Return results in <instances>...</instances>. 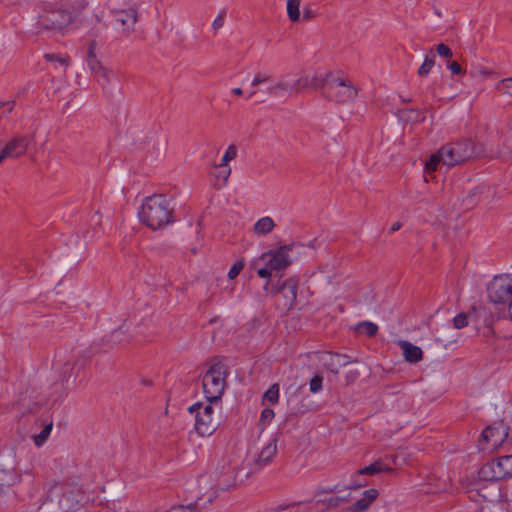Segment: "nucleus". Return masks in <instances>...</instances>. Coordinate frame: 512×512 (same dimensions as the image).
<instances>
[{"mask_svg":"<svg viewBox=\"0 0 512 512\" xmlns=\"http://www.w3.org/2000/svg\"><path fill=\"white\" fill-rule=\"evenodd\" d=\"M484 155V147L481 144H474L468 139L448 143L430 156L425 164V172L434 173L439 163L452 167L471 159L481 158Z\"/></svg>","mask_w":512,"mask_h":512,"instance_id":"1","label":"nucleus"},{"mask_svg":"<svg viewBox=\"0 0 512 512\" xmlns=\"http://www.w3.org/2000/svg\"><path fill=\"white\" fill-rule=\"evenodd\" d=\"M173 209L163 195L147 197L139 213L140 220L153 230L164 228L172 222Z\"/></svg>","mask_w":512,"mask_h":512,"instance_id":"2","label":"nucleus"},{"mask_svg":"<svg viewBox=\"0 0 512 512\" xmlns=\"http://www.w3.org/2000/svg\"><path fill=\"white\" fill-rule=\"evenodd\" d=\"M229 375L228 366L219 359L211 360L202 375V388L206 399L212 403L218 401L225 391Z\"/></svg>","mask_w":512,"mask_h":512,"instance_id":"3","label":"nucleus"},{"mask_svg":"<svg viewBox=\"0 0 512 512\" xmlns=\"http://www.w3.org/2000/svg\"><path fill=\"white\" fill-rule=\"evenodd\" d=\"M310 76L307 74L287 73L279 77L267 93L271 96L297 95L309 86Z\"/></svg>","mask_w":512,"mask_h":512,"instance_id":"4","label":"nucleus"},{"mask_svg":"<svg viewBox=\"0 0 512 512\" xmlns=\"http://www.w3.org/2000/svg\"><path fill=\"white\" fill-rule=\"evenodd\" d=\"M188 411L195 414V429L200 436H210L216 431L219 419L214 415L211 403H196Z\"/></svg>","mask_w":512,"mask_h":512,"instance_id":"5","label":"nucleus"},{"mask_svg":"<svg viewBox=\"0 0 512 512\" xmlns=\"http://www.w3.org/2000/svg\"><path fill=\"white\" fill-rule=\"evenodd\" d=\"M512 476V455L499 457L484 464L478 471L483 481H499Z\"/></svg>","mask_w":512,"mask_h":512,"instance_id":"6","label":"nucleus"},{"mask_svg":"<svg viewBox=\"0 0 512 512\" xmlns=\"http://www.w3.org/2000/svg\"><path fill=\"white\" fill-rule=\"evenodd\" d=\"M357 89L348 81L333 76L327 86L325 98L336 103H349L355 100Z\"/></svg>","mask_w":512,"mask_h":512,"instance_id":"7","label":"nucleus"},{"mask_svg":"<svg viewBox=\"0 0 512 512\" xmlns=\"http://www.w3.org/2000/svg\"><path fill=\"white\" fill-rule=\"evenodd\" d=\"M110 13L116 23L121 26V34L129 37L135 32V26L138 21V7L124 8L121 5L112 6Z\"/></svg>","mask_w":512,"mask_h":512,"instance_id":"8","label":"nucleus"},{"mask_svg":"<svg viewBox=\"0 0 512 512\" xmlns=\"http://www.w3.org/2000/svg\"><path fill=\"white\" fill-rule=\"evenodd\" d=\"M72 22L70 12L65 9H54L46 11L39 17V28L47 31H61Z\"/></svg>","mask_w":512,"mask_h":512,"instance_id":"9","label":"nucleus"},{"mask_svg":"<svg viewBox=\"0 0 512 512\" xmlns=\"http://www.w3.org/2000/svg\"><path fill=\"white\" fill-rule=\"evenodd\" d=\"M487 292L489 299L495 304L512 300V277L508 275L494 277Z\"/></svg>","mask_w":512,"mask_h":512,"instance_id":"10","label":"nucleus"},{"mask_svg":"<svg viewBox=\"0 0 512 512\" xmlns=\"http://www.w3.org/2000/svg\"><path fill=\"white\" fill-rule=\"evenodd\" d=\"M288 251L289 247L283 246L276 250L263 253L261 257L254 262V265L259 266L260 264H266L268 269L272 272L284 269L291 263Z\"/></svg>","mask_w":512,"mask_h":512,"instance_id":"11","label":"nucleus"},{"mask_svg":"<svg viewBox=\"0 0 512 512\" xmlns=\"http://www.w3.org/2000/svg\"><path fill=\"white\" fill-rule=\"evenodd\" d=\"M508 428L502 422L487 427L481 435L480 449H486L485 444H490L492 449H497L507 438Z\"/></svg>","mask_w":512,"mask_h":512,"instance_id":"12","label":"nucleus"},{"mask_svg":"<svg viewBox=\"0 0 512 512\" xmlns=\"http://www.w3.org/2000/svg\"><path fill=\"white\" fill-rule=\"evenodd\" d=\"M30 144L28 136L17 135L7 141L0 149V164L6 158H18L25 154Z\"/></svg>","mask_w":512,"mask_h":512,"instance_id":"13","label":"nucleus"},{"mask_svg":"<svg viewBox=\"0 0 512 512\" xmlns=\"http://www.w3.org/2000/svg\"><path fill=\"white\" fill-rule=\"evenodd\" d=\"M90 72L97 78V82L103 87H107L113 80L114 72L112 69L104 66L99 59L87 60Z\"/></svg>","mask_w":512,"mask_h":512,"instance_id":"14","label":"nucleus"},{"mask_svg":"<svg viewBox=\"0 0 512 512\" xmlns=\"http://www.w3.org/2000/svg\"><path fill=\"white\" fill-rule=\"evenodd\" d=\"M297 286V281L292 278L281 284L278 293L283 299L281 305L284 310H290L293 307L297 296Z\"/></svg>","mask_w":512,"mask_h":512,"instance_id":"15","label":"nucleus"},{"mask_svg":"<svg viewBox=\"0 0 512 512\" xmlns=\"http://www.w3.org/2000/svg\"><path fill=\"white\" fill-rule=\"evenodd\" d=\"M401 348L404 359L409 363H417L422 360L423 352L422 349L407 340H399L397 342Z\"/></svg>","mask_w":512,"mask_h":512,"instance_id":"16","label":"nucleus"},{"mask_svg":"<svg viewBox=\"0 0 512 512\" xmlns=\"http://www.w3.org/2000/svg\"><path fill=\"white\" fill-rule=\"evenodd\" d=\"M277 452L276 439H270L269 442L261 449L255 464L260 469L269 464Z\"/></svg>","mask_w":512,"mask_h":512,"instance_id":"17","label":"nucleus"},{"mask_svg":"<svg viewBox=\"0 0 512 512\" xmlns=\"http://www.w3.org/2000/svg\"><path fill=\"white\" fill-rule=\"evenodd\" d=\"M324 367L334 374H338L339 369L349 363L346 355L327 353L323 357Z\"/></svg>","mask_w":512,"mask_h":512,"instance_id":"18","label":"nucleus"},{"mask_svg":"<svg viewBox=\"0 0 512 512\" xmlns=\"http://www.w3.org/2000/svg\"><path fill=\"white\" fill-rule=\"evenodd\" d=\"M276 224L270 216H264L258 219L253 225V232L258 236H264L274 230Z\"/></svg>","mask_w":512,"mask_h":512,"instance_id":"19","label":"nucleus"},{"mask_svg":"<svg viewBox=\"0 0 512 512\" xmlns=\"http://www.w3.org/2000/svg\"><path fill=\"white\" fill-rule=\"evenodd\" d=\"M44 59L48 62L54 63L56 68H61L65 71L70 64V57L62 54L47 53Z\"/></svg>","mask_w":512,"mask_h":512,"instance_id":"20","label":"nucleus"},{"mask_svg":"<svg viewBox=\"0 0 512 512\" xmlns=\"http://www.w3.org/2000/svg\"><path fill=\"white\" fill-rule=\"evenodd\" d=\"M301 0H288L286 5L287 15L291 22L296 23L301 20L300 14Z\"/></svg>","mask_w":512,"mask_h":512,"instance_id":"21","label":"nucleus"},{"mask_svg":"<svg viewBox=\"0 0 512 512\" xmlns=\"http://www.w3.org/2000/svg\"><path fill=\"white\" fill-rule=\"evenodd\" d=\"M333 78V74L331 72L326 73L324 76L322 75H314L313 77H310V83L309 86H312L314 88H323V95L325 96V93L327 92V86L329 81H331Z\"/></svg>","mask_w":512,"mask_h":512,"instance_id":"22","label":"nucleus"},{"mask_svg":"<svg viewBox=\"0 0 512 512\" xmlns=\"http://www.w3.org/2000/svg\"><path fill=\"white\" fill-rule=\"evenodd\" d=\"M391 470H392L391 468L384 466L379 461H376L367 467L359 469L357 471V474L358 475H375L380 472H386V471H391Z\"/></svg>","mask_w":512,"mask_h":512,"instance_id":"23","label":"nucleus"},{"mask_svg":"<svg viewBox=\"0 0 512 512\" xmlns=\"http://www.w3.org/2000/svg\"><path fill=\"white\" fill-rule=\"evenodd\" d=\"M52 431V423L47 424L42 431L34 436V443L37 447L43 445V443L48 439L50 433Z\"/></svg>","mask_w":512,"mask_h":512,"instance_id":"24","label":"nucleus"},{"mask_svg":"<svg viewBox=\"0 0 512 512\" xmlns=\"http://www.w3.org/2000/svg\"><path fill=\"white\" fill-rule=\"evenodd\" d=\"M279 399V386L278 384H273L265 393L263 396V400L274 404Z\"/></svg>","mask_w":512,"mask_h":512,"instance_id":"25","label":"nucleus"},{"mask_svg":"<svg viewBox=\"0 0 512 512\" xmlns=\"http://www.w3.org/2000/svg\"><path fill=\"white\" fill-rule=\"evenodd\" d=\"M237 156V149L234 145H230L224 153L221 163L218 167H226L228 163Z\"/></svg>","mask_w":512,"mask_h":512,"instance_id":"26","label":"nucleus"},{"mask_svg":"<svg viewBox=\"0 0 512 512\" xmlns=\"http://www.w3.org/2000/svg\"><path fill=\"white\" fill-rule=\"evenodd\" d=\"M497 89L500 92L512 97V77L499 81L497 84Z\"/></svg>","mask_w":512,"mask_h":512,"instance_id":"27","label":"nucleus"},{"mask_svg":"<svg viewBox=\"0 0 512 512\" xmlns=\"http://www.w3.org/2000/svg\"><path fill=\"white\" fill-rule=\"evenodd\" d=\"M323 376L321 374L315 375L309 382V390L311 393L316 394L322 390Z\"/></svg>","mask_w":512,"mask_h":512,"instance_id":"28","label":"nucleus"},{"mask_svg":"<svg viewBox=\"0 0 512 512\" xmlns=\"http://www.w3.org/2000/svg\"><path fill=\"white\" fill-rule=\"evenodd\" d=\"M434 66V59L433 57L427 56L422 63V65L418 69V75L419 76H426Z\"/></svg>","mask_w":512,"mask_h":512,"instance_id":"29","label":"nucleus"},{"mask_svg":"<svg viewBox=\"0 0 512 512\" xmlns=\"http://www.w3.org/2000/svg\"><path fill=\"white\" fill-rule=\"evenodd\" d=\"M270 81V75L267 74V73H264V72H258L254 75L252 81H251V86L252 87H256L260 84H263V83H266Z\"/></svg>","mask_w":512,"mask_h":512,"instance_id":"30","label":"nucleus"},{"mask_svg":"<svg viewBox=\"0 0 512 512\" xmlns=\"http://www.w3.org/2000/svg\"><path fill=\"white\" fill-rule=\"evenodd\" d=\"M447 482L446 481H440L438 482L437 484H435L434 486H432L431 484H428V487L427 489H425V492L426 493H440V492H443L447 489Z\"/></svg>","mask_w":512,"mask_h":512,"instance_id":"31","label":"nucleus"},{"mask_svg":"<svg viewBox=\"0 0 512 512\" xmlns=\"http://www.w3.org/2000/svg\"><path fill=\"white\" fill-rule=\"evenodd\" d=\"M467 325H468V321H467V315L465 313H460L454 317L453 326L456 329L464 328Z\"/></svg>","mask_w":512,"mask_h":512,"instance_id":"32","label":"nucleus"},{"mask_svg":"<svg viewBox=\"0 0 512 512\" xmlns=\"http://www.w3.org/2000/svg\"><path fill=\"white\" fill-rule=\"evenodd\" d=\"M225 18H226V12L220 11L219 14L217 15V17L212 22V29L214 31H218L219 29H221L224 26Z\"/></svg>","mask_w":512,"mask_h":512,"instance_id":"33","label":"nucleus"},{"mask_svg":"<svg viewBox=\"0 0 512 512\" xmlns=\"http://www.w3.org/2000/svg\"><path fill=\"white\" fill-rule=\"evenodd\" d=\"M360 327L363 328L364 332L370 337L376 335L378 331V326L372 322H363Z\"/></svg>","mask_w":512,"mask_h":512,"instance_id":"34","label":"nucleus"},{"mask_svg":"<svg viewBox=\"0 0 512 512\" xmlns=\"http://www.w3.org/2000/svg\"><path fill=\"white\" fill-rule=\"evenodd\" d=\"M369 506L370 503L364 497H362L353 504L352 512L365 511Z\"/></svg>","mask_w":512,"mask_h":512,"instance_id":"35","label":"nucleus"},{"mask_svg":"<svg viewBox=\"0 0 512 512\" xmlns=\"http://www.w3.org/2000/svg\"><path fill=\"white\" fill-rule=\"evenodd\" d=\"M244 267V262L243 261H237L230 269H229V272H228V277L230 279H234L236 278L239 273L242 271Z\"/></svg>","mask_w":512,"mask_h":512,"instance_id":"36","label":"nucleus"},{"mask_svg":"<svg viewBox=\"0 0 512 512\" xmlns=\"http://www.w3.org/2000/svg\"><path fill=\"white\" fill-rule=\"evenodd\" d=\"M436 52L438 55L444 58H451L453 53L452 50L445 44H439L436 46Z\"/></svg>","mask_w":512,"mask_h":512,"instance_id":"37","label":"nucleus"},{"mask_svg":"<svg viewBox=\"0 0 512 512\" xmlns=\"http://www.w3.org/2000/svg\"><path fill=\"white\" fill-rule=\"evenodd\" d=\"M274 418V411L270 408H265L260 417V422L264 425L271 422V420Z\"/></svg>","mask_w":512,"mask_h":512,"instance_id":"38","label":"nucleus"},{"mask_svg":"<svg viewBox=\"0 0 512 512\" xmlns=\"http://www.w3.org/2000/svg\"><path fill=\"white\" fill-rule=\"evenodd\" d=\"M97 42L92 39L88 42L87 60L98 59L95 53Z\"/></svg>","mask_w":512,"mask_h":512,"instance_id":"39","label":"nucleus"},{"mask_svg":"<svg viewBox=\"0 0 512 512\" xmlns=\"http://www.w3.org/2000/svg\"><path fill=\"white\" fill-rule=\"evenodd\" d=\"M119 5L124 8L138 7V0H115L113 6Z\"/></svg>","mask_w":512,"mask_h":512,"instance_id":"40","label":"nucleus"},{"mask_svg":"<svg viewBox=\"0 0 512 512\" xmlns=\"http://www.w3.org/2000/svg\"><path fill=\"white\" fill-rule=\"evenodd\" d=\"M258 267L257 274L259 277L266 279L271 277L272 271L268 269L266 264H260Z\"/></svg>","mask_w":512,"mask_h":512,"instance_id":"41","label":"nucleus"},{"mask_svg":"<svg viewBox=\"0 0 512 512\" xmlns=\"http://www.w3.org/2000/svg\"><path fill=\"white\" fill-rule=\"evenodd\" d=\"M378 491L374 488L364 491L363 497L371 504L377 497Z\"/></svg>","mask_w":512,"mask_h":512,"instance_id":"42","label":"nucleus"},{"mask_svg":"<svg viewBox=\"0 0 512 512\" xmlns=\"http://www.w3.org/2000/svg\"><path fill=\"white\" fill-rule=\"evenodd\" d=\"M447 67L454 75H459L463 73V69L461 68L460 64L457 63L456 61L448 63Z\"/></svg>","mask_w":512,"mask_h":512,"instance_id":"43","label":"nucleus"},{"mask_svg":"<svg viewBox=\"0 0 512 512\" xmlns=\"http://www.w3.org/2000/svg\"><path fill=\"white\" fill-rule=\"evenodd\" d=\"M313 17H315V13L309 8H304L301 20L309 21Z\"/></svg>","mask_w":512,"mask_h":512,"instance_id":"44","label":"nucleus"},{"mask_svg":"<svg viewBox=\"0 0 512 512\" xmlns=\"http://www.w3.org/2000/svg\"><path fill=\"white\" fill-rule=\"evenodd\" d=\"M359 376V372L356 370H351L346 374V380L348 383L354 382Z\"/></svg>","mask_w":512,"mask_h":512,"instance_id":"45","label":"nucleus"},{"mask_svg":"<svg viewBox=\"0 0 512 512\" xmlns=\"http://www.w3.org/2000/svg\"><path fill=\"white\" fill-rule=\"evenodd\" d=\"M122 329H123V327H121L120 329L115 330V331L113 332L112 337H113V341H114V342L120 343V342H122V341H123V339H122L121 335H122L124 332L122 331Z\"/></svg>","mask_w":512,"mask_h":512,"instance_id":"46","label":"nucleus"},{"mask_svg":"<svg viewBox=\"0 0 512 512\" xmlns=\"http://www.w3.org/2000/svg\"><path fill=\"white\" fill-rule=\"evenodd\" d=\"M221 473L223 474H228L229 477H233L234 476V473H235V467H231L229 466L227 470H225V467H223V471H221Z\"/></svg>","mask_w":512,"mask_h":512,"instance_id":"47","label":"nucleus"},{"mask_svg":"<svg viewBox=\"0 0 512 512\" xmlns=\"http://www.w3.org/2000/svg\"><path fill=\"white\" fill-rule=\"evenodd\" d=\"M8 106L9 112H11L14 108V102L8 101V102H0V107Z\"/></svg>","mask_w":512,"mask_h":512,"instance_id":"48","label":"nucleus"},{"mask_svg":"<svg viewBox=\"0 0 512 512\" xmlns=\"http://www.w3.org/2000/svg\"><path fill=\"white\" fill-rule=\"evenodd\" d=\"M400 228H401V223L400 222H395L390 227V232L393 233V232L399 230Z\"/></svg>","mask_w":512,"mask_h":512,"instance_id":"49","label":"nucleus"},{"mask_svg":"<svg viewBox=\"0 0 512 512\" xmlns=\"http://www.w3.org/2000/svg\"><path fill=\"white\" fill-rule=\"evenodd\" d=\"M232 93L237 95V96H241L243 94V91L241 88H233L232 89Z\"/></svg>","mask_w":512,"mask_h":512,"instance_id":"50","label":"nucleus"},{"mask_svg":"<svg viewBox=\"0 0 512 512\" xmlns=\"http://www.w3.org/2000/svg\"><path fill=\"white\" fill-rule=\"evenodd\" d=\"M230 172H231L230 168H228V169L224 172V175H223V180H224V182H226V181H227V179H228V177H229V175H230Z\"/></svg>","mask_w":512,"mask_h":512,"instance_id":"51","label":"nucleus"},{"mask_svg":"<svg viewBox=\"0 0 512 512\" xmlns=\"http://www.w3.org/2000/svg\"><path fill=\"white\" fill-rule=\"evenodd\" d=\"M364 485H365V484L351 485L349 488H351V489H358V488H360V487H362V486H364Z\"/></svg>","mask_w":512,"mask_h":512,"instance_id":"52","label":"nucleus"},{"mask_svg":"<svg viewBox=\"0 0 512 512\" xmlns=\"http://www.w3.org/2000/svg\"><path fill=\"white\" fill-rule=\"evenodd\" d=\"M509 315H510V318L512 320V299H511V302L509 304Z\"/></svg>","mask_w":512,"mask_h":512,"instance_id":"53","label":"nucleus"},{"mask_svg":"<svg viewBox=\"0 0 512 512\" xmlns=\"http://www.w3.org/2000/svg\"><path fill=\"white\" fill-rule=\"evenodd\" d=\"M474 204H475V202L470 201V202H468L466 205H467V207H471V206H473Z\"/></svg>","mask_w":512,"mask_h":512,"instance_id":"54","label":"nucleus"},{"mask_svg":"<svg viewBox=\"0 0 512 512\" xmlns=\"http://www.w3.org/2000/svg\"><path fill=\"white\" fill-rule=\"evenodd\" d=\"M477 194V189H473L471 192V196H475Z\"/></svg>","mask_w":512,"mask_h":512,"instance_id":"55","label":"nucleus"},{"mask_svg":"<svg viewBox=\"0 0 512 512\" xmlns=\"http://www.w3.org/2000/svg\"><path fill=\"white\" fill-rule=\"evenodd\" d=\"M254 94H255V92H251L248 97L251 98L254 96Z\"/></svg>","mask_w":512,"mask_h":512,"instance_id":"56","label":"nucleus"}]
</instances>
